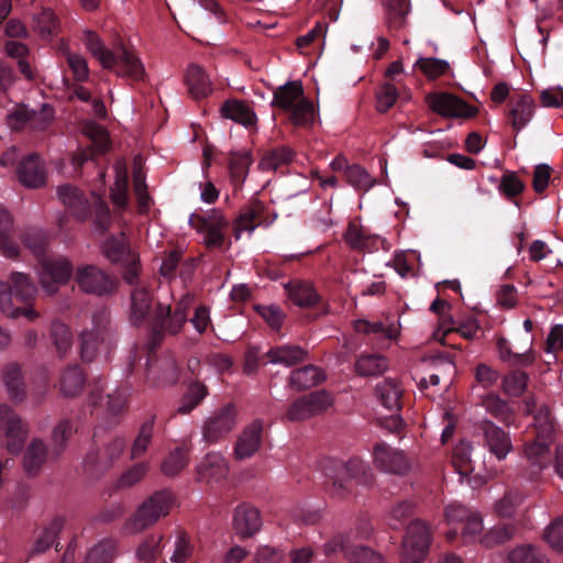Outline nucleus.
<instances>
[{
    "label": "nucleus",
    "instance_id": "c9c22d12",
    "mask_svg": "<svg viewBox=\"0 0 563 563\" xmlns=\"http://www.w3.org/2000/svg\"><path fill=\"white\" fill-rule=\"evenodd\" d=\"M388 368L387 358L380 354L361 355L355 362V371L361 376H375Z\"/></svg>",
    "mask_w": 563,
    "mask_h": 563
},
{
    "label": "nucleus",
    "instance_id": "864d4df0",
    "mask_svg": "<svg viewBox=\"0 0 563 563\" xmlns=\"http://www.w3.org/2000/svg\"><path fill=\"white\" fill-rule=\"evenodd\" d=\"M188 463V452L176 449L162 462L161 470L167 476L178 474Z\"/></svg>",
    "mask_w": 563,
    "mask_h": 563
},
{
    "label": "nucleus",
    "instance_id": "a18cd8bd",
    "mask_svg": "<svg viewBox=\"0 0 563 563\" xmlns=\"http://www.w3.org/2000/svg\"><path fill=\"white\" fill-rule=\"evenodd\" d=\"M208 395L206 385L194 383L184 395L177 411L181 415L191 412Z\"/></svg>",
    "mask_w": 563,
    "mask_h": 563
},
{
    "label": "nucleus",
    "instance_id": "6ab92c4d",
    "mask_svg": "<svg viewBox=\"0 0 563 563\" xmlns=\"http://www.w3.org/2000/svg\"><path fill=\"white\" fill-rule=\"evenodd\" d=\"M345 241L351 247L369 253L378 251L380 247L386 249L385 239L377 234H371L367 230L355 223L349 225Z\"/></svg>",
    "mask_w": 563,
    "mask_h": 563
},
{
    "label": "nucleus",
    "instance_id": "a878e982",
    "mask_svg": "<svg viewBox=\"0 0 563 563\" xmlns=\"http://www.w3.org/2000/svg\"><path fill=\"white\" fill-rule=\"evenodd\" d=\"M266 356L272 364L292 366L303 362L308 356V352L297 345H284L269 350Z\"/></svg>",
    "mask_w": 563,
    "mask_h": 563
},
{
    "label": "nucleus",
    "instance_id": "39448f33",
    "mask_svg": "<svg viewBox=\"0 0 563 563\" xmlns=\"http://www.w3.org/2000/svg\"><path fill=\"white\" fill-rule=\"evenodd\" d=\"M430 545V531L428 526L413 520L407 528L402 539L400 563H423Z\"/></svg>",
    "mask_w": 563,
    "mask_h": 563
},
{
    "label": "nucleus",
    "instance_id": "ddd939ff",
    "mask_svg": "<svg viewBox=\"0 0 563 563\" xmlns=\"http://www.w3.org/2000/svg\"><path fill=\"white\" fill-rule=\"evenodd\" d=\"M430 108L445 118H470L474 115V110L461 98L448 93L439 92L427 97Z\"/></svg>",
    "mask_w": 563,
    "mask_h": 563
},
{
    "label": "nucleus",
    "instance_id": "f03ea898",
    "mask_svg": "<svg viewBox=\"0 0 563 563\" xmlns=\"http://www.w3.org/2000/svg\"><path fill=\"white\" fill-rule=\"evenodd\" d=\"M13 290L0 282V311L10 318L24 317L32 321L38 313L32 307L31 301L36 294L35 285L22 273L11 275Z\"/></svg>",
    "mask_w": 563,
    "mask_h": 563
},
{
    "label": "nucleus",
    "instance_id": "f8f14e48",
    "mask_svg": "<svg viewBox=\"0 0 563 563\" xmlns=\"http://www.w3.org/2000/svg\"><path fill=\"white\" fill-rule=\"evenodd\" d=\"M81 358L92 361L98 355L107 356L112 347V335L106 325H96L80 335Z\"/></svg>",
    "mask_w": 563,
    "mask_h": 563
},
{
    "label": "nucleus",
    "instance_id": "4d7b16f0",
    "mask_svg": "<svg viewBox=\"0 0 563 563\" xmlns=\"http://www.w3.org/2000/svg\"><path fill=\"white\" fill-rule=\"evenodd\" d=\"M528 384V375L523 372H512L505 376L501 385L504 391L514 397H518L523 394Z\"/></svg>",
    "mask_w": 563,
    "mask_h": 563
},
{
    "label": "nucleus",
    "instance_id": "0eeeda50",
    "mask_svg": "<svg viewBox=\"0 0 563 563\" xmlns=\"http://www.w3.org/2000/svg\"><path fill=\"white\" fill-rule=\"evenodd\" d=\"M75 279L78 287L87 294L102 296L114 288L113 279L95 265L79 266Z\"/></svg>",
    "mask_w": 563,
    "mask_h": 563
},
{
    "label": "nucleus",
    "instance_id": "e433bc0d",
    "mask_svg": "<svg viewBox=\"0 0 563 563\" xmlns=\"http://www.w3.org/2000/svg\"><path fill=\"white\" fill-rule=\"evenodd\" d=\"M63 526L64 520L62 518L53 519L36 537L32 552L40 554L47 551L55 543Z\"/></svg>",
    "mask_w": 563,
    "mask_h": 563
},
{
    "label": "nucleus",
    "instance_id": "473e14b6",
    "mask_svg": "<svg viewBox=\"0 0 563 563\" xmlns=\"http://www.w3.org/2000/svg\"><path fill=\"white\" fill-rule=\"evenodd\" d=\"M533 113V100L529 96H521L509 112L512 128L517 131L523 129L531 121Z\"/></svg>",
    "mask_w": 563,
    "mask_h": 563
},
{
    "label": "nucleus",
    "instance_id": "a19ab883",
    "mask_svg": "<svg viewBox=\"0 0 563 563\" xmlns=\"http://www.w3.org/2000/svg\"><path fill=\"white\" fill-rule=\"evenodd\" d=\"M509 563H550L548 556L537 548L525 544L512 549L508 554Z\"/></svg>",
    "mask_w": 563,
    "mask_h": 563
},
{
    "label": "nucleus",
    "instance_id": "72a5a7b5",
    "mask_svg": "<svg viewBox=\"0 0 563 563\" xmlns=\"http://www.w3.org/2000/svg\"><path fill=\"white\" fill-rule=\"evenodd\" d=\"M376 395L385 408L390 411L399 410L401 389L395 380L387 378L378 383Z\"/></svg>",
    "mask_w": 563,
    "mask_h": 563
},
{
    "label": "nucleus",
    "instance_id": "6e6552de",
    "mask_svg": "<svg viewBox=\"0 0 563 563\" xmlns=\"http://www.w3.org/2000/svg\"><path fill=\"white\" fill-rule=\"evenodd\" d=\"M366 473V465L360 460H350L341 465L332 482L331 494L344 498L350 494L355 485L364 484L363 475Z\"/></svg>",
    "mask_w": 563,
    "mask_h": 563
},
{
    "label": "nucleus",
    "instance_id": "dca6fc26",
    "mask_svg": "<svg viewBox=\"0 0 563 563\" xmlns=\"http://www.w3.org/2000/svg\"><path fill=\"white\" fill-rule=\"evenodd\" d=\"M260 511L247 504L239 505L233 512V529L241 538L253 537L261 530Z\"/></svg>",
    "mask_w": 563,
    "mask_h": 563
},
{
    "label": "nucleus",
    "instance_id": "69168bd1",
    "mask_svg": "<svg viewBox=\"0 0 563 563\" xmlns=\"http://www.w3.org/2000/svg\"><path fill=\"white\" fill-rule=\"evenodd\" d=\"M523 500V496L518 492H508L495 505L499 516L511 517Z\"/></svg>",
    "mask_w": 563,
    "mask_h": 563
},
{
    "label": "nucleus",
    "instance_id": "3c124183",
    "mask_svg": "<svg viewBox=\"0 0 563 563\" xmlns=\"http://www.w3.org/2000/svg\"><path fill=\"white\" fill-rule=\"evenodd\" d=\"M51 336L59 354H66L73 345V335L68 327L55 321L51 327Z\"/></svg>",
    "mask_w": 563,
    "mask_h": 563
},
{
    "label": "nucleus",
    "instance_id": "052dcab7",
    "mask_svg": "<svg viewBox=\"0 0 563 563\" xmlns=\"http://www.w3.org/2000/svg\"><path fill=\"white\" fill-rule=\"evenodd\" d=\"M162 536H150L137 548L136 556L140 561L152 562L161 552Z\"/></svg>",
    "mask_w": 563,
    "mask_h": 563
},
{
    "label": "nucleus",
    "instance_id": "f704fd0d",
    "mask_svg": "<svg viewBox=\"0 0 563 563\" xmlns=\"http://www.w3.org/2000/svg\"><path fill=\"white\" fill-rule=\"evenodd\" d=\"M472 445L468 442H460L452 455V465L456 473L460 475V481L462 482L464 478L474 471L473 461H472Z\"/></svg>",
    "mask_w": 563,
    "mask_h": 563
},
{
    "label": "nucleus",
    "instance_id": "b1692460",
    "mask_svg": "<svg viewBox=\"0 0 563 563\" xmlns=\"http://www.w3.org/2000/svg\"><path fill=\"white\" fill-rule=\"evenodd\" d=\"M186 85L195 99L207 97L211 91V80L206 71L198 65H190L186 73Z\"/></svg>",
    "mask_w": 563,
    "mask_h": 563
},
{
    "label": "nucleus",
    "instance_id": "412c9836",
    "mask_svg": "<svg viewBox=\"0 0 563 563\" xmlns=\"http://www.w3.org/2000/svg\"><path fill=\"white\" fill-rule=\"evenodd\" d=\"M223 118L230 119L245 128H253L257 122V117L253 109L243 101L236 99L227 100L220 108Z\"/></svg>",
    "mask_w": 563,
    "mask_h": 563
},
{
    "label": "nucleus",
    "instance_id": "680f3d73",
    "mask_svg": "<svg viewBox=\"0 0 563 563\" xmlns=\"http://www.w3.org/2000/svg\"><path fill=\"white\" fill-rule=\"evenodd\" d=\"M73 430L74 427L69 420H63L54 428L52 435L54 448L51 453L53 456H57L62 453L66 445L67 439L73 433Z\"/></svg>",
    "mask_w": 563,
    "mask_h": 563
},
{
    "label": "nucleus",
    "instance_id": "f257e3e1",
    "mask_svg": "<svg viewBox=\"0 0 563 563\" xmlns=\"http://www.w3.org/2000/svg\"><path fill=\"white\" fill-rule=\"evenodd\" d=\"M85 44L102 68L112 70L118 76L134 81L144 79L145 69L141 59L122 43H117L113 49H110L103 45L98 35L91 31H87L85 33Z\"/></svg>",
    "mask_w": 563,
    "mask_h": 563
},
{
    "label": "nucleus",
    "instance_id": "2eb2a0df",
    "mask_svg": "<svg viewBox=\"0 0 563 563\" xmlns=\"http://www.w3.org/2000/svg\"><path fill=\"white\" fill-rule=\"evenodd\" d=\"M263 423L260 420L252 421L239 434L233 455L242 461L252 457L261 448Z\"/></svg>",
    "mask_w": 563,
    "mask_h": 563
},
{
    "label": "nucleus",
    "instance_id": "09e8293b",
    "mask_svg": "<svg viewBox=\"0 0 563 563\" xmlns=\"http://www.w3.org/2000/svg\"><path fill=\"white\" fill-rule=\"evenodd\" d=\"M534 428L537 439L550 440L553 437L555 426L547 407L541 406L534 413Z\"/></svg>",
    "mask_w": 563,
    "mask_h": 563
},
{
    "label": "nucleus",
    "instance_id": "c03bdc74",
    "mask_svg": "<svg viewBox=\"0 0 563 563\" xmlns=\"http://www.w3.org/2000/svg\"><path fill=\"white\" fill-rule=\"evenodd\" d=\"M294 158V152L288 147L275 148L267 152L261 159L258 167L262 170H276L277 168L287 165Z\"/></svg>",
    "mask_w": 563,
    "mask_h": 563
},
{
    "label": "nucleus",
    "instance_id": "58836bf2",
    "mask_svg": "<svg viewBox=\"0 0 563 563\" xmlns=\"http://www.w3.org/2000/svg\"><path fill=\"white\" fill-rule=\"evenodd\" d=\"M12 218L10 213L0 209V250L9 258H14L19 254L18 246L11 241Z\"/></svg>",
    "mask_w": 563,
    "mask_h": 563
},
{
    "label": "nucleus",
    "instance_id": "4c0bfd02",
    "mask_svg": "<svg viewBox=\"0 0 563 563\" xmlns=\"http://www.w3.org/2000/svg\"><path fill=\"white\" fill-rule=\"evenodd\" d=\"M387 22L391 29H401L406 25L407 15L410 12L408 0H384Z\"/></svg>",
    "mask_w": 563,
    "mask_h": 563
},
{
    "label": "nucleus",
    "instance_id": "ea45409f",
    "mask_svg": "<svg viewBox=\"0 0 563 563\" xmlns=\"http://www.w3.org/2000/svg\"><path fill=\"white\" fill-rule=\"evenodd\" d=\"M128 172L123 164L115 165V181L111 188V200L119 209H124L128 205Z\"/></svg>",
    "mask_w": 563,
    "mask_h": 563
},
{
    "label": "nucleus",
    "instance_id": "2f4dec72",
    "mask_svg": "<svg viewBox=\"0 0 563 563\" xmlns=\"http://www.w3.org/2000/svg\"><path fill=\"white\" fill-rule=\"evenodd\" d=\"M547 441L537 439L526 445L525 455L533 468V474H539L548 465L550 449Z\"/></svg>",
    "mask_w": 563,
    "mask_h": 563
},
{
    "label": "nucleus",
    "instance_id": "f3484780",
    "mask_svg": "<svg viewBox=\"0 0 563 563\" xmlns=\"http://www.w3.org/2000/svg\"><path fill=\"white\" fill-rule=\"evenodd\" d=\"M484 443L498 460H504L512 450L510 435L493 422L485 421L482 427Z\"/></svg>",
    "mask_w": 563,
    "mask_h": 563
},
{
    "label": "nucleus",
    "instance_id": "e2e57ef3",
    "mask_svg": "<svg viewBox=\"0 0 563 563\" xmlns=\"http://www.w3.org/2000/svg\"><path fill=\"white\" fill-rule=\"evenodd\" d=\"M514 536V528L508 525L496 526L489 529L482 538L481 543L485 547H494L510 540Z\"/></svg>",
    "mask_w": 563,
    "mask_h": 563
},
{
    "label": "nucleus",
    "instance_id": "37998d69",
    "mask_svg": "<svg viewBox=\"0 0 563 563\" xmlns=\"http://www.w3.org/2000/svg\"><path fill=\"white\" fill-rule=\"evenodd\" d=\"M85 378L81 369L77 366L69 367L60 378V390L67 397L78 395L84 387Z\"/></svg>",
    "mask_w": 563,
    "mask_h": 563
},
{
    "label": "nucleus",
    "instance_id": "9b49d317",
    "mask_svg": "<svg viewBox=\"0 0 563 563\" xmlns=\"http://www.w3.org/2000/svg\"><path fill=\"white\" fill-rule=\"evenodd\" d=\"M71 264L67 258L59 257L44 261L40 272V283L44 291L53 295L60 285L67 283L71 275Z\"/></svg>",
    "mask_w": 563,
    "mask_h": 563
},
{
    "label": "nucleus",
    "instance_id": "4be33fe9",
    "mask_svg": "<svg viewBox=\"0 0 563 563\" xmlns=\"http://www.w3.org/2000/svg\"><path fill=\"white\" fill-rule=\"evenodd\" d=\"M19 180L30 188H37L45 183V172L38 156L30 155L23 159L18 169Z\"/></svg>",
    "mask_w": 563,
    "mask_h": 563
},
{
    "label": "nucleus",
    "instance_id": "4468645a",
    "mask_svg": "<svg viewBox=\"0 0 563 563\" xmlns=\"http://www.w3.org/2000/svg\"><path fill=\"white\" fill-rule=\"evenodd\" d=\"M191 300L192 298L189 296L184 297L173 313H170V307L168 305H157L154 312V319L157 325H159L165 333L177 334L187 321V309L191 305Z\"/></svg>",
    "mask_w": 563,
    "mask_h": 563
},
{
    "label": "nucleus",
    "instance_id": "de8ad7c7",
    "mask_svg": "<svg viewBox=\"0 0 563 563\" xmlns=\"http://www.w3.org/2000/svg\"><path fill=\"white\" fill-rule=\"evenodd\" d=\"M345 176L349 184L360 190H368L376 183L368 172L360 165L346 167Z\"/></svg>",
    "mask_w": 563,
    "mask_h": 563
},
{
    "label": "nucleus",
    "instance_id": "9d476101",
    "mask_svg": "<svg viewBox=\"0 0 563 563\" xmlns=\"http://www.w3.org/2000/svg\"><path fill=\"white\" fill-rule=\"evenodd\" d=\"M373 454L375 466L385 473L406 475L411 468V463L402 451L385 443L376 444Z\"/></svg>",
    "mask_w": 563,
    "mask_h": 563
},
{
    "label": "nucleus",
    "instance_id": "338daca9",
    "mask_svg": "<svg viewBox=\"0 0 563 563\" xmlns=\"http://www.w3.org/2000/svg\"><path fill=\"white\" fill-rule=\"evenodd\" d=\"M523 189V183L512 172L505 173L499 180L498 190L507 198H512L520 195Z\"/></svg>",
    "mask_w": 563,
    "mask_h": 563
},
{
    "label": "nucleus",
    "instance_id": "aec40b11",
    "mask_svg": "<svg viewBox=\"0 0 563 563\" xmlns=\"http://www.w3.org/2000/svg\"><path fill=\"white\" fill-rule=\"evenodd\" d=\"M284 287L288 298L300 308L314 307L321 300L313 285L307 280L295 279L285 284Z\"/></svg>",
    "mask_w": 563,
    "mask_h": 563
},
{
    "label": "nucleus",
    "instance_id": "8fccbe9b",
    "mask_svg": "<svg viewBox=\"0 0 563 563\" xmlns=\"http://www.w3.org/2000/svg\"><path fill=\"white\" fill-rule=\"evenodd\" d=\"M415 67L421 70L429 79H435L445 74L450 65L444 59L420 57L415 63Z\"/></svg>",
    "mask_w": 563,
    "mask_h": 563
},
{
    "label": "nucleus",
    "instance_id": "393cba45",
    "mask_svg": "<svg viewBox=\"0 0 563 563\" xmlns=\"http://www.w3.org/2000/svg\"><path fill=\"white\" fill-rule=\"evenodd\" d=\"M324 379L323 372L313 365H307L295 369L289 376V385L296 390L311 388Z\"/></svg>",
    "mask_w": 563,
    "mask_h": 563
},
{
    "label": "nucleus",
    "instance_id": "49530a36",
    "mask_svg": "<svg viewBox=\"0 0 563 563\" xmlns=\"http://www.w3.org/2000/svg\"><path fill=\"white\" fill-rule=\"evenodd\" d=\"M289 120L296 126L308 128L314 122L313 103L308 99L301 100L288 111Z\"/></svg>",
    "mask_w": 563,
    "mask_h": 563
},
{
    "label": "nucleus",
    "instance_id": "c756f323",
    "mask_svg": "<svg viewBox=\"0 0 563 563\" xmlns=\"http://www.w3.org/2000/svg\"><path fill=\"white\" fill-rule=\"evenodd\" d=\"M57 194L62 202L67 206L76 217L80 219L86 217L88 201L81 196L76 187L70 185L59 186Z\"/></svg>",
    "mask_w": 563,
    "mask_h": 563
},
{
    "label": "nucleus",
    "instance_id": "7ed1b4c3",
    "mask_svg": "<svg viewBox=\"0 0 563 563\" xmlns=\"http://www.w3.org/2000/svg\"><path fill=\"white\" fill-rule=\"evenodd\" d=\"M173 506V497L168 492H157L146 499L124 526L130 533H139L154 525L159 518L169 514Z\"/></svg>",
    "mask_w": 563,
    "mask_h": 563
},
{
    "label": "nucleus",
    "instance_id": "c85d7f7f",
    "mask_svg": "<svg viewBox=\"0 0 563 563\" xmlns=\"http://www.w3.org/2000/svg\"><path fill=\"white\" fill-rule=\"evenodd\" d=\"M48 459V452L43 441L34 439L26 448L23 457L24 470L27 474H36Z\"/></svg>",
    "mask_w": 563,
    "mask_h": 563
},
{
    "label": "nucleus",
    "instance_id": "79ce46f5",
    "mask_svg": "<svg viewBox=\"0 0 563 563\" xmlns=\"http://www.w3.org/2000/svg\"><path fill=\"white\" fill-rule=\"evenodd\" d=\"M117 555V543L104 539L95 544L88 552L86 563H111Z\"/></svg>",
    "mask_w": 563,
    "mask_h": 563
},
{
    "label": "nucleus",
    "instance_id": "20e7f679",
    "mask_svg": "<svg viewBox=\"0 0 563 563\" xmlns=\"http://www.w3.org/2000/svg\"><path fill=\"white\" fill-rule=\"evenodd\" d=\"M334 400L327 390H317L295 399L287 407L283 419L296 422L319 416L332 407Z\"/></svg>",
    "mask_w": 563,
    "mask_h": 563
},
{
    "label": "nucleus",
    "instance_id": "6e6d98bb",
    "mask_svg": "<svg viewBox=\"0 0 563 563\" xmlns=\"http://www.w3.org/2000/svg\"><path fill=\"white\" fill-rule=\"evenodd\" d=\"M148 468L150 464L147 462L134 464L133 466H131L121 474V476L117 481V486L119 488L132 487L133 485L137 484L144 478V476L148 472Z\"/></svg>",
    "mask_w": 563,
    "mask_h": 563
},
{
    "label": "nucleus",
    "instance_id": "423d86ee",
    "mask_svg": "<svg viewBox=\"0 0 563 563\" xmlns=\"http://www.w3.org/2000/svg\"><path fill=\"white\" fill-rule=\"evenodd\" d=\"M236 424V409L225 405L208 417L202 424V440L207 444H216L224 439Z\"/></svg>",
    "mask_w": 563,
    "mask_h": 563
},
{
    "label": "nucleus",
    "instance_id": "cd10ccee",
    "mask_svg": "<svg viewBox=\"0 0 563 563\" xmlns=\"http://www.w3.org/2000/svg\"><path fill=\"white\" fill-rule=\"evenodd\" d=\"M532 341H528V346L522 352H514L509 345V342L499 338L497 340L498 354L501 361L508 363L511 366H528L533 363L534 356L531 353Z\"/></svg>",
    "mask_w": 563,
    "mask_h": 563
},
{
    "label": "nucleus",
    "instance_id": "a211bd4d",
    "mask_svg": "<svg viewBox=\"0 0 563 563\" xmlns=\"http://www.w3.org/2000/svg\"><path fill=\"white\" fill-rule=\"evenodd\" d=\"M200 481L206 483H220L229 475V465L219 452L208 453L197 466Z\"/></svg>",
    "mask_w": 563,
    "mask_h": 563
},
{
    "label": "nucleus",
    "instance_id": "bb28decb",
    "mask_svg": "<svg viewBox=\"0 0 563 563\" xmlns=\"http://www.w3.org/2000/svg\"><path fill=\"white\" fill-rule=\"evenodd\" d=\"M152 312V298L145 287H139L131 292L130 318L134 324L144 321Z\"/></svg>",
    "mask_w": 563,
    "mask_h": 563
},
{
    "label": "nucleus",
    "instance_id": "5fc2aeb1",
    "mask_svg": "<svg viewBox=\"0 0 563 563\" xmlns=\"http://www.w3.org/2000/svg\"><path fill=\"white\" fill-rule=\"evenodd\" d=\"M84 133L92 142L93 152L103 153L109 148V136L101 125L88 122L84 126Z\"/></svg>",
    "mask_w": 563,
    "mask_h": 563
},
{
    "label": "nucleus",
    "instance_id": "0e129e2a",
    "mask_svg": "<svg viewBox=\"0 0 563 563\" xmlns=\"http://www.w3.org/2000/svg\"><path fill=\"white\" fill-rule=\"evenodd\" d=\"M128 393L124 390H115L100 398L99 406L104 408L111 415H118L123 411L128 404Z\"/></svg>",
    "mask_w": 563,
    "mask_h": 563
},
{
    "label": "nucleus",
    "instance_id": "7c9ffc66",
    "mask_svg": "<svg viewBox=\"0 0 563 563\" xmlns=\"http://www.w3.org/2000/svg\"><path fill=\"white\" fill-rule=\"evenodd\" d=\"M354 329L358 333L374 334L378 339L396 340L399 336V327L396 323L385 324L380 321L369 322L367 320H357Z\"/></svg>",
    "mask_w": 563,
    "mask_h": 563
},
{
    "label": "nucleus",
    "instance_id": "603ef678",
    "mask_svg": "<svg viewBox=\"0 0 563 563\" xmlns=\"http://www.w3.org/2000/svg\"><path fill=\"white\" fill-rule=\"evenodd\" d=\"M154 434L153 421H147L140 428L131 448V457L139 459L145 454Z\"/></svg>",
    "mask_w": 563,
    "mask_h": 563
},
{
    "label": "nucleus",
    "instance_id": "bf43d9fd",
    "mask_svg": "<svg viewBox=\"0 0 563 563\" xmlns=\"http://www.w3.org/2000/svg\"><path fill=\"white\" fill-rule=\"evenodd\" d=\"M346 559L350 563H385L379 553L361 545H354L351 550H347Z\"/></svg>",
    "mask_w": 563,
    "mask_h": 563
},
{
    "label": "nucleus",
    "instance_id": "774afa93",
    "mask_svg": "<svg viewBox=\"0 0 563 563\" xmlns=\"http://www.w3.org/2000/svg\"><path fill=\"white\" fill-rule=\"evenodd\" d=\"M544 540L553 550L563 551V518H558L547 527Z\"/></svg>",
    "mask_w": 563,
    "mask_h": 563
},
{
    "label": "nucleus",
    "instance_id": "13d9d810",
    "mask_svg": "<svg viewBox=\"0 0 563 563\" xmlns=\"http://www.w3.org/2000/svg\"><path fill=\"white\" fill-rule=\"evenodd\" d=\"M247 214L254 220V222L260 225L268 227L271 225L277 214L275 212H271L268 208L258 200H253L246 208Z\"/></svg>",
    "mask_w": 563,
    "mask_h": 563
},
{
    "label": "nucleus",
    "instance_id": "5701e85b",
    "mask_svg": "<svg viewBox=\"0 0 563 563\" xmlns=\"http://www.w3.org/2000/svg\"><path fill=\"white\" fill-rule=\"evenodd\" d=\"M303 88L300 81H290L279 86L275 91L272 100V106L278 107L284 111L305 100Z\"/></svg>",
    "mask_w": 563,
    "mask_h": 563
},
{
    "label": "nucleus",
    "instance_id": "1a4fd4ad",
    "mask_svg": "<svg viewBox=\"0 0 563 563\" xmlns=\"http://www.w3.org/2000/svg\"><path fill=\"white\" fill-rule=\"evenodd\" d=\"M197 231L202 234L203 243L208 247H221L224 243L223 231L228 228L229 221L218 209H212L206 217H197Z\"/></svg>",
    "mask_w": 563,
    "mask_h": 563
}]
</instances>
